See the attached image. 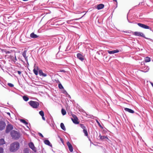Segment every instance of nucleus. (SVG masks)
Segmentation results:
<instances>
[{
    "mask_svg": "<svg viewBox=\"0 0 153 153\" xmlns=\"http://www.w3.org/2000/svg\"><path fill=\"white\" fill-rule=\"evenodd\" d=\"M44 143L45 144L48 145L52 147V145L50 143V141L48 140H45L44 141Z\"/></svg>",
    "mask_w": 153,
    "mask_h": 153,
    "instance_id": "obj_16",
    "label": "nucleus"
},
{
    "mask_svg": "<svg viewBox=\"0 0 153 153\" xmlns=\"http://www.w3.org/2000/svg\"><path fill=\"white\" fill-rule=\"evenodd\" d=\"M27 51L25 50L22 53V55L25 58V60L26 61L27 63V64H28V59H27V57L26 56V53H27Z\"/></svg>",
    "mask_w": 153,
    "mask_h": 153,
    "instance_id": "obj_11",
    "label": "nucleus"
},
{
    "mask_svg": "<svg viewBox=\"0 0 153 153\" xmlns=\"http://www.w3.org/2000/svg\"><path fill=\"white\" fill-rule=\"evenodd\" d=\"M150 83H151V84L152 85V86L153 87V83L152 82H150Z\"/></svg>",
    "mask_w": 153,
    "mask_h": 153,
    "instance_id": "obj_44",
    "label": "nucleus"
},
{
    "mask_svg": "<svg viewBox=\"0 0 153 153\" xmlns=\"http://www.w3.org/2000/svg\"><path fill=\"white\" fill-rule=\"evenodd\" d=\"M22 0L24 1H28V0Z\"/></svg>",
    "mask_w": 153,
    "mask_h": 153,
    "instance_id": "obj_47",
    "label": "nucleus"
},
{
    "mask_svg": "<svg viewBox=\"0 0 153 153\" xmlns=\"http://www.w3.org/2000/svg\"><path fill=\"white\" fill-rule=\"evenodd\" d=\"M17 58H16V55H15V60H13V61H14V62H16V61H17Z\"/></svg>",
    "mask_w": 153,
    "mask_h": 153,
    "instance_id": "obj_37",
    "label": "nucleus"
},
{
    "mask_svg": "<svg viewBox=\"0 0 153 153\" xmlns=\"http://www.w3.org/2000/svg\"><path fill=\"white\" fill-rule=\"evenodd\" d=\"M107 52L110 54H114L115 53H117L119 52V51L118 49H116L112 51H108Z\"/></svg>",
    "mask_w": 153,
    "mask_h": 153,
    "instance_id": "obj_12",
    "label": "nucleus"
},
{
    "mask_svg": "<svg viewBox=\"0 0 153 153\" xmlns=\"http://www.w3.org/2000/svg\"><path fill=\"white\" fill-rule=\"evenodd\" d=\"M73 118H71V120L75 124H78L79 122H78V118L75 115L73 114L72 115Z\"/></svg>",
    "mask_w": 153,
    "mask_h": 153,
    "instance_id": "obj_5",
    "label": "nucleus"
},
{
    "mask_svg": "<svg viewBox=\"0 0 153 153\" xmlns=\"http://www.w3.org/2000/svg\"><path fill=\"white\" fill-rule=\"evenodd\" d=\"M95 120H96V122H97V123L98 124L99 126L100 127H102L100 124V123L98 121V120L97 119Z\"/></svg>",
    "mask_w": 153,
    "mask_h": 153,
    "instance_id": "obj_32",
    "label": "nucleus"
},
{
    "mask_svg": "<svg viewBox=\"0 0 153 153\" xmlns=\"http://www.w3.org/2000/svg\"><path fill=\"white\" fill-rule=\"evenodd\" d=\"M79 126L83 130L86 128V127L83 124H80Z\"/></svg>",
    "mask_w": 153,
    "mask_h": 153,
    "instance_id": "obj_25",
    "label": "nucleus"
},
{
    "mask_svg": "<svg viewBox=\"0 0 153 153\" xmlns=\"http://www.w3.org/2000/svg\"><path fill=\"white\" fill-rule=\"evenodd\" d=\"M70 22V21H68V23H69V22Z\"/></svg>",
    "mask_w": 153,
    "mask_h": 153,
    "instance_id": "obj_48",
    "label": "nucleus"
},
{
    "mask_svg": "<svg viewBox=\"0 0 153 153\" xmlns=\"http://www.w3.org/2000/svg\"><path fill=\"white\" fill-rule=\"evenodd\" d=\"M42 119L44 120H45V118L44 117V116H43V117H42Z\"/></svg>",
    "mask_w": 153,
    "mask_h": 153,
    "instance_id": "obj_40",
    "label": "nucleus"
},
{
    "mask_svg": "<svg viewBox=\"0 0 153 153\" xmlns=\"http://www.w3.org/2000/svg\"><path fill=\"white\" fill-rule=\"evenodd\" d=\"M7 85L11 87H13L14 86L11 83H8Z\"/></svg>",
    "mask_w": 153,
    "mask_h": 153,
    "instance_id": "obj_33",
    "label": "nucleus"
},
{
    "mask_svg": "<svg viewBox=\"0 0 153 153\" xmlns=\"http://www.w3.org/2000/svg\"><path fill=\"white\" fill-rule=\"evenodd\" d=\"M30 37L32 38H37L38 36L35 34L33 33H32L30 34Z\"/></svg>",
    "mask_w": 153,
    "mask_h": 153,
    "instance_id": "obj_18",
    "label": "nucleus"
},
{
    "mask_svg": "<svg viewBox=\"0 0 153 153\" xmlns=\"http://www.w3.org/2000/svg\"><path fill=\"white\" fill-rule=\"evenodd\" d=\"M23 99L25 101H27L29 100V98L26 96H24L23 97Z\"/></svg>",
    "mask_w": 153,
    "mask_h": 153,
    "instance_id": "obj_26",
    "label": "nucleus"
},
{
    "mask_svg": "<svg viewBox=\"0 0 153 153\" xmlns=\"http://www.w3.org/2000/svg\"><path fill=\"white\" fill-rule=\"evenodd\" d=\"M137 24L139 27L144 29H150V30L152 31L153 32V31L149 26L140 23H138Z\"/></svg>",
    "mask_w": 153,
    "mask_h": 153,
    "instance_id": "obj_4",
    "label": "nucleus"
},
{
    "mask_svg": "<svg viewBox=\"0 0 153 153\" xmlns=\"http://www.w3.org/2000/svg\"><path fill=\"white\" fill-rule=\"evenodd\" d=\"M20 121L21 122L25 124V125H27V127L28 128H29V127L27 125L28 124V123L25 120H23V119H21L20 120Z\"/></svg>",
    "mask_w": 153,
    "mask_h": 153,
    "instance_id": "obj_19",
    "label": "nucleus"
},
{
    "mask_svg": "<svg viewBox=\"0 0 153 153\" xmlns=\"http://www.w3.org/2000/svg\"><path fill=\"white\" fill-rule=\"evenodd\" d=\"M67 145L68 146V147L72 146L71 144L69 142H68L67 143Z\"/></svg>",
    "mask_w": 153,
    "mask_h": 153,
    "instance_id": "obj_35",
    "label": "nucleus"
},
{
    "mask_svg": "<svg viewBox=\"0 0 153 153\" xmlns=\"http://www.w3.org/2000/svg\"><path fill=\"white\" fill-rule=\"evenodd\" d=\"M10 134L12 138L15 139H18L20 136V133L14 130H13L11 132Z\"/></svg>",
    "mask_w": 153,
    "mask_h": 153,
    "instance_id": "obj_2",
    "label": "nucleus"
},
{
    "mask_svg": "<svg viewBox=\"0 0 153 153\" xmlns=\"http://www.w3.org/2000/svg\"><path fill=\"white\" fill-rule=\"evenodd\" d=\"M17 73L18 74H19V75H20L21 74V72L20 71H18Z\"/></svg>",
    "mask_w": 153,
    "mask_h": 153,
    "instance_id": "obj_38",
    "label": "nucleus"
},
{
    "mask_svg": "<svg viewBox=\"0 0 153 153\" xmlns=\"http://www.w3.org/2000/svg\"><path fill=\"white\" fill-rule=\"evenodd\" d=\"M33 72L34 74L36 75H37L38 74V72L35 69H34L33 70Z\"/></svg>",
    "mask_w": 153,
    "mask_h": 153,
    "instance_id": "obj_27",
    "label": "nucleus"
},
{
    "mask_svg": "<svg viewBox=\"0 0 153 153\" xmlns=\"http://www.w3.org/2000/svg\"><path fill=\"white\" fill-rule=\"evenodd\" d=\"M124 110L126 111H127L130 113H134V110L128 108H125Z\"/></svg>",
    "mask_w": 153,
    "mask_h": 153,
    "instance_id": "obj_15",
    "label": "nucleus"
},
{
    "mask_svg": "<svg viewBox=\"0 0 153 153\" xmlns=\"http://www.w3.org/2000/svg\"><path fill=\"white\" fill-rule=\"evenodd\" d=\"M58 87L59 89H62L63 88V87L62 85L61 84H59L58 85Z\"/></svg>",
    "mask_w": 153,
    "mask_h": 153,
    "instance_id": "obj_30",
    "label": "nucleus"
},
{
    "mask_svg": "<svg viewBox=\"0 0 153 153\" xmlns=\"http://www.w3.org/2000/svg\"><path fill=\"white\" fill-rule=\"evenodd\" d=\"M19 143L17 142H15L10 144L9 150L11 152H15L17 151L19 149Z\"/></svg>",
    "mask_w": 153,
    "mask_h": 153,
    "instance_id": "obj_1",
    "label": "nucleus"
},
{
    "mask_svg": "<svg viewBox=\"0 0 153 153\" xmlns=\"http://www.w3.org/2000/svg\"><path fill=\"white\" fill-rule=\"evenodd\" d=\"M98 138H99V139L102 140H103L104 139H108V138L107 136H101L100 134L99 136L98 137Z\"/></svg>",
    "mask_w": 153,
    "mask_h": 153,
    "instance_id": "obj_13",
    "label": "nucleus"
},
{
    "mask_svg": "<svg viewBox=\"0 0 153 153\" xmlns=\"http://www.w3.org/2000/svg\"><path fill=\"white\" fill-rule=\"evenodd\" d=\"M113 1H116L117 3V0H113Z\"/></svg>",
    "mask_w": 153,
    "mask_h": 153,
    "instance_id": "obj_45",
    "label": "nucleus"
},
{
    "mask_svg": "<svg viewBox=\"0 0 153 153\" xmlns=\"http://www.w3.org/2000/svg\"><path fill=\"white\" fill-rule=\"evenodd\" d=\"M128 22H130V23H131V22H130L128 21Z\"/></svg>",
    "mask_w": 153,
    "mask_h": 153,
    "instance_id": "obj_49",
    "label": "nucleus"
},
{
    "mask_svg": "<svg viewBox=\"0 0 153 153\" xmlns=\"http://www.w3.org/2000/svg\"><path fill=\"white\" fill-rule=\"evenodd\" d=\"M42 76H47V74H45L43 73V74L42 75Z\"/></svg>",
    "mask_w": 153,
    "mask_h": 153,
    "instance_id": "obj_39",
    "label": "nucleus"
},
{
    "mask_svg": "<svg viewBox=\"0 0 153 153\" xmlns=\"http://www.w3.org/2000/svg\"><path fill=\"white\" fill-rule=\"evenodd\" d=\"M10 53V52L9 51H7L6 52V54Z\"/></svg>",
    "mask_w": 153,
    "mask_h": 153,
    "instance_id": "obj_41",
    "label": "nucleus"
},
{
    "mask_svg": "<svg viewBox=\"0 0 153 153\" xmlns=\"http://www.w3.org/2000/svg\"><path fill=\"white\" fill-rule=\"evenodd\" d=\"M29 146L34 152L36 151V148L34 146L33 143L32 142H30L29 144Z\"/></svg>",
    "mask_w": 153,
    "mask_h": 153,
    "instance_id": "obj_8",
    "label": "nucleus"
},
{
    "mask_svg": "<svg viewBox=\"0 0 153 153\" xmlns=\"http://www.w3.org/2000/svg\"><path fill=\"white\" fill-rule=\"evenodd\" d=\"M104 7V5L102 4H100L97 6V9L100 10L103 8Z\"/></svg>",
    "mask_w": 153,
    "mask_h": 153,
    "instance_id": "obj_17",
    "label": "nucleus"
},
{
    "mask_svg": "<svg viewBox=\"0 0 153 153\" xmlns=\"http://www.w3.org/2000/svg\"><path fill=\"white\" fill-rule=\"evenodd\" d=\"M61 72H65V71L64 70H62L60 71Z\"/></svg>",
    "mask_w": 153,
    "mask_h": 153,
    "instance_id": "obj_42",
    "label": "nucleus"
},
{
    "mask_svg": "<svg viewBox=\"0 0 153 153\" xmlns=\"http://www.w3.org/2000/svg\"><path fill=\"white\" fill-rule=\"evenodd\" d=\"M3 149L1 147H0V153H3Z\"/></svg>",
    "mask_w": 153,
    "mask_h": 153,
    "instance_id": "obj_34",
    "label": "nucleus"
},
{
    "mask_svg": "<svg viewBox=\"0 0 153 153\" xmlns=\"http://www.w3.org/2000/svg\"><path fill=\"white\" fill-rule=\"evenodd\" d=\"M149 68L148 66H145L143 68L141 71L144 72H146L149 71Z\"/></svg>",
    "mask_w": 153,
    "mask_h": 153,
    "instance_id": "obj_14",
    "label": "nucleus"
},
{
    "mask_svg": "<svg viewBox=\"0 0 153 153\" xmlns=\"http://www.w3.org/2000/svg\"><path fill=\"white\" fill-rule=\"evenodd\" d=\"M39 114L42 116H44V113L43 111H41L39 112Z\"/></svg>",
    "mask_w": 153,
    "mask_h": 153,
    "instance_id": "obj_28",
    "label": "nucleus"
},
{
    "mask_svg": "<svg viewBox=\"0 0 153 153\" xmlns=\"http://www.w3.org/2000/svg\"><path fill=\"white\" fill-rule=\"evenodd\" d=\"M77 58L82 61H83L84 60V57L82 54L80 53H78L77 54Z\"/></svg>",
    "mask_w": 153,
    "mask_h": 153,
    "instance_id": "obj_10",
    "label": "nucleus"
},
{
    "mask_svg": "<svg viewBox=\"0 0 153 153\" xmlns=\"http://www.w3.org/2000/svg\"><path fill=\"white\" fill-rule=\"evenodd\" d=\"M38 134L40 136H41V137H43V136L42 135V134L41 133H38Z\"/></svg>",
    "mask_w": 153,
    "mask_h": 153,
    "instance_id": "obj_36",
    "label": "nucleus"
},
{
    "mask_svg": "<svg viewBox=\"0 0 153 153\" xmlns=\"http://www.w3.org/2000/svg\"><path fill=\"white\" fill-rule=\"evenodd\" d=\"M7 114H8L9 115H10V113L9 112L7 113Z\"/></svg>",
    "mask_w": 153,
    "mask_h": 153,
    "instance_id": "obj_46",
    "label": "nucleus"
},
{
    "mask_svg": "<svg viewBox=\"0 0 153 153\" xmlns=\"http://www.w3.org/2000/svg\"><path fill=\"white\" fill-rule=\"evenodd\" d=\"M60 127L64 131H65L66 128L64 126V124L63 123H61L60 124Z\"/></svg>",
    "mask_w": 153,
    "mask_h": 153,
    "instance_id": "obj_20",
    "label": "nucleus"
},
{
    "mask_svg": "<svg viewBox=\"0 0 153 153\" xmlns=\"http://www.w3.org/2000/svg\"><path fill=\"white\" fill-rule=\"evenodd\" d=\"M30 106L34 108H37L39 106V103L35 101L31 100L28 102Z\"/></svg>",
    "mask_w": 153,
    "mask_h": 153,
    "instance_id": "obj_3",
    "label": "nucleus"
},
{
    "mask_svg": "<svg viewBox=\"0 0 153 153\" xmlns=\"http://www.w3.org/2000/svg\"><path fill=\"white\" fill-rule=\"evenodd\" d=\"M68 148L70 152H72L73 151V149L72 146L69 147Z\"/></svg>",
    "mask_w": 153,
    "mask_h": 153,
    "instance_id": "obj_29",
    "label": "nucleus"
},
{
    "mask_svg": "<svg viewBox=\"0 0 153 153\" xmlns=\"http://www.w3.org/2000/svg\"><path fill=\"white\" fill-rule=\"evenodd\" d=\"M5 141L3 139H0V145H2L5 144Z\"/></svg>",
    "mask_w": 153,
    "mask_h": 153,
    "instance_id": "obj_22",
    "label": "nucleus"
},
{
    "mask_svg": "<svg viewBox=\"0 0 153 153\" xmlns=\"http://www.w3.org/2000/svg\"><path fill=\"white\" fill-rule=\"evenodd\" d=\"M134 35L137 36H138L143 37L147 39H148V38H146L145 36V35L143 33L141 32H134Z\"/></svg>",
    "mask_w": 153,
    "mask_h": 153,
    "instance_id": "obj_6",
    "label": "nucleus"
},
{
    "mask_svg": "<svg viewBox=\"0 0 153 153\" xmlns=\"http://www.w3.org/2000/svg\"><path fill=\"white\" fill-rule=\"evenodd\" d=\"M43 73L42 72V70H39V74L40 76H42V75L43 74Z\"/></svg>",
    "mask_w": 153,
    "mask_h": 153,
    "instance_id": "obj_31",
    "label": "nucleus"
},
{
    "mask_svg": "<svg viewBox=\"0 0 153 153\" xmlns=\"http://www.w3.org/2000/svg\"><path fill=\"white\" fill-rule=\"evenodd\" d=\"M13 129V126L11 124H8L6 127V133H9Z\"/></svg>",
    "mask_w": 153,
    "mask_h": 153,
    "instance_id": "obj_7",
    "label": "nucleus"
},
{
    "mask_svg": "<svg viewBox=\"0 0 153 153\" xmlns=\"http://www.w3.org/2000/svg\"><path fill=\"white\" fill-rule=\"evenodd\" d=\"M61 112L62 114L63 115L66 114V112L65 110L63 109H62L61 110Z\"/></svg>",
    "mask_w": 153,
    "mask_h": 153,
    "instance_id": "obj_24",
    "label": "nucleus"
},
{
    "mask_svg": "<svg viewBox=\"0 0 153 153\" xmlns=\"http://www.w3.org/2000/svg\"><path fill=\"white\" fill-rule=\"evenodd\" d=\"M150 58L149 57H146L145 58V60L146 62H149L150 61Z\"/></svg>",
    "mask_w": 153,
    "mask_h": 153,
    "instance_id": "obj_21",
    "label": "nucleus"
},
{
    "mask_svg": "<svg viewBox=\"0 0 153 153\" xmlns=\"http://www.w3.org/2000/svg\"><path fill=\"white\" fill-rule=\"evenodd\" d=\"M83 131L85 136H88V133L87 131V128L83 130Z\"/></svg>",
    "mask_w": 153,
    "mask_h": 153,
    "instance_id": "obj_23",
    "label": "nucleus"
},
{
    "mask_svg": "<svg viewBox=\"0 0 153 153\" xmlns=\"http://www.w3.org/2000/svg\"><path fill=\"white\" fill-rule=\"evenodd\" d=\"M59 138L60 139V140L62 142V139L61 138H60V137H59Z\"/></svg>",
    "mask_w": 153,
    "mask_h": 153,
    "instance_id": "obj_43",
    "label": "nucleus"
},
{
    "mask_svg": "<svg viewBox=\"0 0 153 153\" xmlns=\"http://www.w3.org/2000/svg\"><path fill=\"white\" fill-rule=\"evenodd\" d=\"M6 124L3 121H0V130H3L5 128Z\"/></svg>",
    "mask_w": 153,
    "mask_h": 153,
    "instance_id": "obj_9",
    "label": "nucleus"
}]
</instances>
